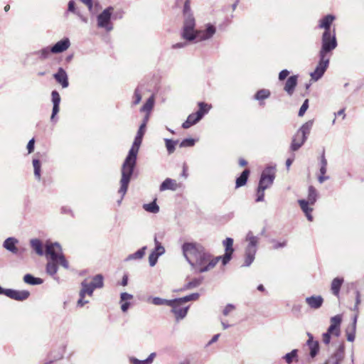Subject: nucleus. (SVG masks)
<instances>
[{"label": "nucleus", "instance_id": "f257e3e1", "mask_svg": "<svg viewBox=\"0 0 364 364\" xmlns=\"http://www.w3.org/2000/svg\"><path fill=\"white\" fill-rule=\"evenodd\" d=\"M183 254L191 266L198 272H205L214 268L221 257L212 258L205 248L197 243L186 242L182 246Z\"/></svg>", "mask_w": 364, "mask_h": 364}, {"label": "nucleus", "instance_id": "f03ea898", "mask_svg": "<svg viewBox=\"0 0 364 364\" xmlns=\"http://www.w3.org/2000/svg\"><path fill=\"white\" fill-rule=\"evenodd\" d=\"M142 138L140 136H136L133 144L129 151L122 166V178L120 180V188L119 193L122 195L121 199L118 201L120 204L121 200L127 193L131 177L133 174L134 167L136 164L137 154L142 142Z\"/></svg>", "mask_w": 364, "mask_h": 364}, {"label": "nucleus", "instance_id": "7ed1b4c3", "mask_svg": "<svg viewBox=\"0 0 364 364\" xmlns=\"http://www.w3.org/2000/svg\"><path fill=\"white\" fill-rule=\"evenodd\" d=\"M45 254L47 258L49 259L46 264V272L50 276H54L57 273L58 264L65 269L69 268L68 262L63 255L62 247L59 243L46 244Z\"/></svg>", "mask_w": 364, "mask_h": 364}, {"label": "nucleus", "instance_id": "20e7f679", "mask_svg": "<svg viewBox=\"0 0 364 364\" xmlns=\"http://www.w3.org/2000/svg\"><path fill=\"white\" fill-rule=\"evenodd\" d=\"M335 20V16L328 14L320 19L318 23L319 28H323L321 38V46L336 48L337 47V41L336 38L335 30H331V25Z\"/></svg>", "mask_w": 364, "mask_h": 364}, {"label": "nucleus", "instance_id": "39448f33", "mask_svg": "<svg viewBox=\"0 0 364 364\" xmlns=\"http://www.w3.org/2000/svg\"><path fill=\"white\" fill-rule=\"evenodd\" d=\"M333 48L321 46L319 51V62L314 72L310 75L313 80H318L324 74L328 67L330 60V53L334 50Z\"/></svg>", "mask_w": 364, "mask_h": 364}, {"label": "nucleus", "instance_id": "423d86ee", "mask_svg": "<svg viewBox=\"0 0 364 364\" xmlns=\"http://www.w3.org/2000/svg\"><path fill=\"white\" fill-rule=\"evenodd\" d=\"M195 18L193 16L184 17L183 27L181 36L187 41H192L196 38L197 31L195 30Z\"/></svg>", "mask_w": 364, "mask_h": 364}, {"label": "nucleus", "instance_id": "0eeeda50", "mask_svg": "<svg viewBox=\"0 0 364 364\" xmlns=\"http://www.w3.org/2000/svg\"><path fill=\"white\" fill-rule=\"evenodd\" d=\"M113 8L109 6L105 9L97 16V26L105 28L107 31H111L113 29L111 23V16Z\"/></svg>", "mask_w": 364, "mask_h": 364}, {"label": "nucleus", "instance_id": "6e6552de", "mask_svg": "<svg viewBox=\"0 0 364 364\" xmlns=\"http://www.w3.org/2000/svg\"><path fill=\"white\" fill-rule=\"evenodd\" d=\"M275 178V168L272 166L267 167L262 173L259 186L267 189L269 188Z\"/></svg>", "mask_w": 364, "mask_h": 364}, {"label": "nucleus", "instance_id": "1a4fd4ad", "mask_svg": "<svg viewBox=\"0 0 364 364\" xmlns=\"http://www.w3.org/2000/svg\"><path fill=\"white\" fill-rule=\"evenodd\" d=\"M173 304L170 305L172 307V312L175 314L177 321L184 318L188 313L189 306H182L183 303L178 299H172Z\"/></svg>", "mask_w": 364, "mask_h": 364}, {"label": "nucleus", "instance_id": "9d476101", "mask_svg": "<svg viewBox=\"0 0 364 364\" xmlns=\"http://www.w3.org/2000/svg\"><path fill=\"white\" fill-rule=\"evenodd\" d=\"M86 295L92 296L93 295V291L88 286L87 280L85 279L81 282V289L79 292L80 299L77 301V306L82 307L90 302L89 300L85 299Z\"/></svg>", "mask_w": 364, "mask_h": 364}, {"label": "nucleus", "instance_id": "9b49d317", "mask_svg": "<svg viewBox=\"0 0 364 364\" xmlns=\"http://www.w3.org/2000/svg\"><path fill=\"white\" fill-rule=\"evenodd\" d=\"M216 33V28L215 26L208 23L205 25V28L203 30L197 31L196 38L198 41H207L210 39Z\"/></svg>", "mask_w": 364, "mask_h": 364}, {"label": "nucleus", "instance_id": "f8f14e48", "mask_svg": "<svg viewBox=\"0 0 364 364\" xmlns=\"http://www.w3.org/2000/svg\"><path fill=\"white\" fill-rule=\"evenodd\" d=\"M344 346L339 345L335 353L325 362L324 364H341L344 358Z\"/></svg>", "mask_w": 364, "mask_h": 364}, {"label": "nucleus", "instance_id": "ddd939ff", "mask_svg": "<svg viewBox=\"0 0 364 364\" xmlns=\"http://www.w3.org/2000/svg\"><path fill=\"white\" fill-rule=\"evenodd\" d=\"M342 321V317L341 315H336L331 318V325L328 328L327 332L338 336L340 335V326Z\"/></svg>", "mask_w": 364, "mask_h": 364}, {"label": "nucleus", "instance_id": "4468645a", "mask_svg": "<svg viewBox=\"0 0 364 364\" xmlns=\"http://www.w3.org/2000/svg\"><path fill=\"white\" fill-rule=\"evenodd\" d=\"M29 295H30L29 291H26V290L18 291V290L8 289L6 292V296H8L12 299L16 300V301L26 300L28 298Z\"/></svg>", "mask_w": 364, "mask_h": 364}, {"label": "nucleus", "instance_id": "2eb2a0df", "mask_svg": "<svg viewBox=\"0 0 364 364\" xmlns=\"http://www.w3.org/2000/svg\"><path fill=\"white\" fill-rule=\"evenodd\" d=\"M246 240L248 242V244L245 247V251L256 253L259 242L258 237L255 236L252 232L250 231L246 235Z\"/></svg>", "mask_w": 364, "mask_h": 364}, {"label": "nucleus", "instance_id": "dca6fc26", "mask_svg": "<svg viewBox=\"0 0 364 364\" xmlns=\"http://www.w3.org/2000/svg\"><path fill=\"white\" fill-rule=\"evenodd\" d=\"M246 240L248 242V244L245 247V251L256 253L259 242L258 237L255 236L252 232L250 231L246 235Z\"/></svg>", "mask_w": 364, "mask_h": 364}, {"label": "nucleus", "instance_id": "f3484780", "mask_svg": "<svg viewBox=\"0 0 364 364\" xmlns=\"http://www.w3.org/2000/svg\"><path fill=\"white\" fill-rule=\"evenodd\" d=\"M53 77L63 88H67L69 86L68 74L63 68H58V72L53 75Z\"/></svg>", "mask_w": 364, "mask_h": 364}, {"label": "nucleus", "instance_id": "a211bd4d", "mask_svg": "<svg viewBox=\"0 0 364 364\" xmlns=\"http://www.w3.org/2000/svg\"><path fill=\"white\" fill-rule=\"evenodd\" d=\"M306 304L312 309H318L323 303V299L320 295H313L305 299Z\"/></svg>", "mask_w": 364, "mask_h": 364}, {"label": "nucleus", "instance_id": "6ab92c4d", "mask_svg": "<svg viewBox=\"0 0 364 364\" xmlns=\"http://www.w3.org/2000/svg\"><path fill=\"white\" fill-rule=\"evenodd\" d=\"M70 40L68 38H63L51 47L52 53H60L69 48Z\"/></svg>", "mask_w": 364, "mask_h": 364}, {"label": "nucleus", "instance_id": "aec40b11", "mask_svg": "<svg viewBox=\"0 0 364 364\" xmlns=\"http://www.w3.org/2000/svg\"><path fill=\"white\" fill-rule=\"evenodd\" d=\"M18 243V240L13 237H8L3 243V247L8 251L13 254H20L18 249L16 247V245Z\"/></svg>", "mask_w": 364, "mask_h": 364}, {"label": "nucleus", "instance_id": "412c9836", "mask_svg": "<svg viewBox=\"0 0 364 364\" xmlns=\"http://www.w3.org/2000/svg\"><path fill=\"white\" fill-rule=\"evenodd\" d=\"M51 97H52V102L53 104V111H52L50 119L53 120L55 118V116L59 112V105L60 102V96L58 91L53 90L51 92Z\"/></svg>", "mask_w": 364, "mask_h": 364}, {"label": "nucleus", "instance_id": "4be33fe9", "mask_svg": "<svg viewBox=\"0 0 364 364\" xmlns=\"http://www.w3.org/2000/svg\"><path fill=\"white\" fill-rule=\"evenodd\" d=\"M306 138L299 134L297 132L294 135L291 144V149L293 151H297L306 141Z\"/></svg>", "mask_w": 364, "mask_h": 364}, {"label": "nucleus", "instance_id": "5701e85b", "mask_svg": "<svg viewBox=\"0 0 364 364\" xmlns=\"http://www.w3.org/2000/svg\"><path fill=\"white\" fill-rule=\"evenodd\" d=\"M297 85V76H290L286 81L284 90L288 93L289 95H291L294 93V89Z\"/></svg>", "mask_w": 364, "mask_h": 364}, {"label": "nucleus", "instance_id": "b1692460", "mask_svg": "<svg viewBox=\"0 0 364 364\" xmlns=\"http://www.w3.org/2000/svg\"><path fill=\"white\" fill-rule=\"evenodd\" d=\"M201 119V115L196 113H192L188 115L187 119L183 123L182 127L183 129H188L192 125L196 124Z\"/></svg>", "mask_w": 364, "mask_h": 364}, {"label": "nucleus", "instance_id": "393cba45", "mask_svg": "<svg viewBox=\"0 0 364 364\" xmlns=\"http://www.w3.org/2000/svg\"><path fill=\"white\" fill-rule=\"evenodd\" d=\"M178 188L176 181L171 178L165 179L160 186V191H164L166 190L176 191Z\"/></svg>", "mask_w": 364, "mask_h": 364}, {"label": "nucleus", "instance_id": "a878e982", "mask_svg": "<svg viewBox=\"0 0 364 364\" xmlns=\"http://www.w3.org/2000/svg\"><path fill=\"white\" fill-rule=\"evenodd\" d=\"M356 323H357V315L355 316L352 325L348 327L346 329L347 340L350 342H353L355 340V331H356Z\"/></svg>", "mask_w": 364, "mask_h": 364}, {"label": "nucleus", "instance_id": "bb28decb", "mask_svg": "<svg viewBox=\"0 0 364 364\" xmlns=\"http://www.w3.org/2000/svg\"><path fill=\"white\" fill-rule=\"evenodd\" d=\"M343 283V279L336 277L333 279L331 284V289L332 293L336 296H338L341 287Z\"/></svg>", "mask_w": 364, "mask_h": 364}, {"label": "nucleus", "instance_id": "cd10ccee", "mask_svg": "<svg viewBox=\"0 0 364 364\" xmlns=\"http://www.w3.org/2000/svg\"><path fill=\"white\" fill-rule=\"evenodd\" d=\"M30 245L38 255L42 256L43 255V243L39 239H31Z\"/></svg>", "mask_w": 364, "mask_h": 364}, {"label": "nucleus", "instance_id": "c85d7f7f", "mask_svg": "<svg viewBox=\"0 0 364 364\" xmlns=\"http://www.w3.org/2000/svg\"><path fill=\"white\" fill-rule=\"evenodd\" d=\"M314 124L313 120H309L304 123L297 131V132L301 134L303 136L308 138L309 134L311 132Z\"/></svg>", "mask_w": 364, "mask_h": 364}, {"label": "nucleus", "instance_id": "c756f323", "mask_svg": "<svg viewBox=\"0 0 364 364\" xmlns=\"http://www.w3.org/2000/svg\"><path fill=\"white\" fill-rule=\"evenodd\" d=\"M249 175L250 171L248 169H245L242 171L241 175L236 179V188L242 187L246 184Z\"/></svg>", "mask_w": 364, "mask_h": 364}, {"label": "nucleus", "instance_id": "7c9ffc66", "mask_svg": "<svg viewBox=\"0 0 364 364\" xmlns=\"http://www.w3.org/2000/svg\"><path fill=\"white\" fill-rule=\"evenodd\" d=\"M308 336H309V339L308 341V345L310 348V355L314 358L318 351V343L316 341H313V337L310 333H308Z\"/></svg>", "mask_w": 364, "mask_h": 364}, {"label": "nucleus", "instance_id": "2f4dec72", "mask_svg": "<svg viewBox=\"0 0 364 364\" xmlns=\"http://www.w3.org/2000/svg\"><path fill=\"white\" fill-rule=\"evenodd\" d=\"M23 281L25 283L31 285H38L43 283V279L41 278L34 277L30 274H27L23 277Z\"/></svg>", "mask_w": 364, "mask_h": 364}, {"label": "nucleus", "instance_id": "473e14b6", "mask_svg": "<svg viewBox=\"0 0 364 364\" xmlns=\"http://www.w3.org/2000/svg\"><path fill=\"white\" fill-rule=\"evenodd\" d=\"M256 253L245 251V259L242 267H250L254 262Z\"/></svg>", "mask_w": 364, "mask_h": 364}, {"label": "nucleus", "instance_id": "72a5a7b5", "mask_svg": "<svg viewBox=\"0 0 364 364\" xmlns=\"http://www.w3.org/2000/svg\"><path fill=\"white\" fill-rule=\"evenodd\" d=\"M33 169H34L35 178L38 181H40L41 179V165L40 161L37 159H34L33 160Z\"/></svg>", "mask_w": 364, "mask_h": 364}, {"label": "nucleus", "instance_id": "f704fd0d", "mask_svg": "<svg viewBox=\"0 0 364 364\" xmlns=\"http://www.w3.org/2000/svg\"><path fill=\"white\" fill-rule=\"evenodd\" d=\"M146 250V246L141 247V249L137 250L136 252L129 255L127 257L126 260H132V259H141L144 256V255H145V250Z\"/></svg>", "mask_w": 364, "mask_h": 364}, {"label": "nucleus", "instance_id": "c9c22d12", "mask_svg": "<svg viewBox=\"0 0 364 364\" xmlns=\"http://www.w3.org/2000/svg\"><path fill=\"white\" fill-rule=\"evenodd\" d=\"M143 208L146 211H147L149 213H157L159 211V207L156 204L155 200H154L153 202H151L150 203L144 204Z\"/></svg>", "mask_w": 364, "mask_h": 364}, {"label": "nucleus", "instance_id": "e433bc0d", "mask_svg": "<svg viewBox=\"0 0 364 364\" xmlns=\"http://www.w3.org/2000/svg\"><path fill=\"white\" fill-rule=\"evenodd\" d=\"M154 97L151 96L146 102V103L141 108V112H145L149 114L154 107Z\"/></svg>", "mask_w": 364, "mask_h": 364}, {"label": "nucleus", "instance_id": "4c0bfd02", "mask_svg": "<svg viewBox=\"0 0 364 364\" xmlns=\"http://www.w3.org/2000/svg\"><path fill=\"white\" fill-rule=\"evenodd\" d=\"M198 107H199V110L198 112H196V113L197 114H200L201 119L205 114H207L209 112V110L211 108V105H208L203 102H200L198 103Z\"/></svg>", "mask_w": 364, "mask_h": 364}, {"label": "nucleus", "instance_id": "58836bf2", "mask_svg": "<svg viewBox=\"0 0 364 364\" xmlns=\"http://www.w3.org/2000/svg\"><path fill=\"white\" fill-rule=\"evenodd\" d=\"M51 53H52L51 48L46 47V48H43L38 50L36 53V54L39 57L40 59L45 60L46 58H49Z\"/></svg>", "mask_w": 364, "mask_h": 364}, {"label": "nucleus", "instance_id": "ea45409f", "mask_svg": "<svg viewBox=\"0 0 364 364\" xmlns=\"http://www.w3.org/2000/svg\"><path fill=\"white\" fill-rule=\"evenodd\" d=\"M152 304L156 306L166 305L170 306V305L173 304V301H172V299L168 300L160 297H154L152 299Z\"/></svg>", "mask_w": 364, "mask_h": 364}, {"label": "nucleus", "instance_id": "a19ab883", "mask_svg": "<svg viewBox=\"0 0 364 364\" xmlns=\"http://www.w3.org/2000/svg\"><path fill=\"white\" fill-rule=\"evenodd\" d=\"M316 198L317 193L316 189L313 186H310L309 188V194L306 201H308L310 203V205H314L316 201Z\"/></svg>", "mask_w": 364, "mask_h": 364}, {"label": "nucleus", "instance_id": "79ce46f5", "mask_svg": "<svg viewBox=\"0 0 364 364\" xmlns=\"http://www.w3.org/2000/svg\"><path fill=\"white\" fill-rule=\"evenodd\" d=\"M297 353L298 350L296 349L292 350L290 353H287L283 358L285 360L287 364L291 363L294 360H297Z\"/></svg>", "mask_w": 364, "mask_h": 364}, {"label": "nucleus", "instance_id": "37998d69", "mask_svg": "<svg viewBox=\"0 0 364 364\" xmlns=\"http://www.w3.org/2000/svg\"><path fill=\"white\" fill-rule=\"evenodd\" d=\"M270 96V91L269 90L262 89L257 92L255 95V99L257 100H262L268 98Z\"/></svg>", "mask_w": 364, "mask_h": 364}, {"label": "nucleus", "instance_id": "c03bdc74", "mask_svg": "<svg viewBox=\"0 0 364 364\" xmlns=\"http://www.w3.org/2000/svg\"><path fill=\"white\" fill-rule=\"evenodd\" d=\"M154 244L155 248L152 252L159 256L164 255L165 252V248L162 246L161 243L159 242L156 237H154Z\"/></svg>", "mask_w": 364, "mask_h": 364}, {"label": "nucleus", "instance_id": "a18cd8bd", "mask_svg": "<svg viewBox=\"0 0 364 364\" xmlns=\"http://www.w3.org/2000/svg\"><path fill=\"white\" fill-rule=\"evenodd\" d=\"M223 245L225 247V252L233 253L234 249L232 247L233 245V240L230 237H227L223 242Z\"/></svg>", "mask_w": 364, "mask_h": 364}, {"label": "nucleus", "instance_id": "49530a36", "mask_svg": "<svg viewBox=\"0 0 364 364\" xmlns=\"http://www.w3.org/2000/svg\"><path fill=\"white\" fill-rule=\"evenodd\" d=\"M202 278L194 279L192 281L188 282L183 287V289H191L198 287L202 283Z\"/></svg>", "mask_w": 364, "mask_h": 364}, {"label": "nucleus", "instance_id": "de8ad7c7", "mask_svg": "<svg viewBox=\"0 0 364 364\" xmlns=\"http://www.w3.org/2000/svg\"><path fill=\"white\" fill-rule=\"evenodd\" d=\"M166 143V147L167 149V151L168 154H172L175 151V146L176 144L178 143L177 141H173L171 139H165Z\"/></svg>", "mask_w": 364, "mask_h": 364}, {"label": "nucleus", "instance_id": "09e8293b", "mask_svg": "<svg viewBox=\"0 0 364 364\" xmlns=\"http://www.w3.org/2000/svg\"><path fill=\"white\" fill-rule=\"evenodd\" d=\"M199 296L200 295L198 293H193V294H191L190 295H188V296H186L181 297V298H178V299L183 304L185 302H188L190 301H196L198 299Z\"/></svg>", "mask_w": 364, "mask_h": 364}, {"label": "nucleus", "instance_id": "8fccbe9b", "mask_svg": "<svg viewBox=\"0 0 364 364\" xmlns=\"http://www.w3.org/2000/svg\"><path fill=\"white\" fill-rule=\"evenodd\" d=\"M327 171V167L320 166L319 172L320 175L318 176V181L320 183H323L325 181L329 179L328 176H326L325 174Z\"/></svg>", "mask_w": 364, "mask_h": 364}, {"label": "nucleus", "instance_id": "3c124183", "mask_svg": "<svg viewBox=\"0 0 364 364\" xmlns=\"http://www.w3.org/2000/svg\"><path fill=\"white\" fill-rule=\"evenodd\" d=\"M95 286L98 287V288H102L104 285L103 283V277L102 274H97L92 278V281Z\"/></svg>", "mask_w": 364, "mask_h": 364}, {"label": "nucleus", "instance_id": "603ef678", "mask_svg": "<svg viewBox=\"0 0 364 364\" xmlns=\"http://www.w3.org/2000/svg\"><path fill=\"white\" fill-rule=\"evenodd\" d=\"M265 190L266 189L263 188V187L258 186V188L257 190V198L255 200L256 202H262L264 200Z\"/></svg>", "mask_w": 364, "mask_h": 364}, {"label": "nucleus", "instance_id": "864d4df0", "mask_svg": "<svg viewBox=\"0 0 364 364\" xmlns=\"http://www.w3.org/2000/svg\"><path fill=\"white\" fill-rule=\"evenodd\" d=\"M299 203L304 213L313 210L311 208L309 207V205H310V203L306 200H299Z\"/></svg>", "mask_w": 364, "mask_h": 364}, {"label": "nucleus", "instance_id": "5fc2aeb1", "mask_svg": "<svg viewBox=\"0 0 364 364\" xmlns=\"http://www.w3.org/2000/svg\"><path fill=\"white\" fill-rule=\"evenodd\" d=\"M159 257V255L154 253L153 252H151L149 256V262L151 267H154L156 264Z\"/></svg>", "mask_w": 364, "mask_h": 364}, {"label": "nucleus", "instance_id": "6e6d98bb", "mask_svg": "<svg viewBox=\"0 0 364 364\" xmlns=\"http://www.w3.org/2000/svg\"><path fill=\"white\" fill-rule=\"evenodd\" d=\"M195 144V140L193 139H183L181 144V147H187V146H193Z\"/></svg>", "mask_w": 364, "mask_h": 364}, {"label": "nucleus", "instance_id": "4d7b16f0", "mask_svg": "<svg viewBox=\"0 0 364 364\" xmlns=\"http://www.w3.org/2000/svg\"><path fill=\"white\" fill-rule=\"evenodd\" d=\"M309 107V100H305V101L304 102V103L302 104L301 107H300L299 109V117H302L306 111L307 110Z\"/></svg>", "mask_w": 364, "mask_h": 364}, {"label": "nucleus", "instance_id": "13d9d810", "mask_svg": "<svg viewBox=\"0 0 364 364\" xmlns=\"http://www.w3.org/2000/svg\"><path fill=\"white\" fill-rule=\"evenodd\" d=\"M183 12L184 17H188V16H193V14L191 13L190 3L184 2Z\"/></svg>", "mask_w": 364, "mask_h": 364}, {"label": "nucleus", "instance_id": "bf43d9fd", "mask_svg": "<svg viewBox=\"0 0 364 364\" xmlns=\"http://www.w3.org/2000/svg\"><path fill=\"white\" fill-rule=\"evenodd\" d=\"M141 95L140 94L138 88H136L135 90L134 94L133 105H138L141 102Z\"/></svg>", "mask_w": 364, "mask_h": 364}, {"label": "nucleus", "instance_id": "052dcab7", "mask_svg": "<svg viewBox=\"0 0 364 364\" xmlns=\"http://www.w3.org/2000/svg\"><path fill=\"white\" fill-rule=\"evenodd\" d=\"M232 253L225 252L223 256H220L221 257L220 259H222V262H223V265L227 264L230 262V260L232 258Z\"/></svg>", "mask_w": 364, "mask_h": 364}, {"label": "nucleus", "instance_id": "680f3d73", "mask_svg": "<svg viewBox=\"0 0 364 364\" xmlns=\"http://www.w3.org/2000/svg\"><path fill=\"white\" fill-rule=\"evenodd\" d=\"M133 299V295L127 292H123L120 294V302L127 301Z\"/></svg>", "mask_w": 364, "mask_h": 364}, {"label": "nucleus", "instance_id": "e2e57ef3", "mask_svg": "<svg viewBox=\"0 0 364 364\" xmlns=\"http://www.w3.org/2000/svg\"><path fill=\"white\" fill-rule=\"evenodd\" d=\"M235 307L233 304H228L223 311V314L224 316H228L230 312L235 310Z\"/></svg>", "mask_w": 364, "mask_h": 364}, {"label": "nucleus", "instance_id": "0e129e2a", "mask_svg": "<svg viewBox=\"0 0 364 364\" xmlns=\"http://www.w3.org/2000/svg\"><path fill=\"white\" fill-rule=\"evenodd\" d=\"M272 242L274 243L273 248L274 250H277V249H279V248H283V247H284L287 245V241L286 240H283L282 242H277V241L273 240Z\"/></svg>", "mask_w": 364, "mask_h": 364}, {"label": "nucleus", "instance_id": "69168bd1", "mask_svg": "<svg viewBox=\"0 0 364 364\" xmlns=\"http://www.w3.org/2000/svg\"><path fill=\"white\" fill-rule=\"evenodd\" d=\"M129 361H130L131 364H148V363H146V359L141 360H139V359L133 358V357L129 358Z\"/></svg>", "mask_w": 364, "mask_h": 364}, {"label": "nucleus", "instance_id": "338daca9", "mask_svg": "<svg viewBox=\"0 0 364 364\" xmlns=\"http://www.w3.org/2000/svg\"><path fill=\"white\" fill-rule=\"evenodd\" d=\"M145 128H146V122H143L139 127V129L137 132L136 136H140L141 137H143V136L144 134Z\"/></svg>", "mask_w": 364, "mask_h": 364}, {"label": "nucleus", "instance_id": "774afa93", "mask_svg": "<svg viewBox=\"0 0 364 364\" xmlns=\"http://www.w3.org/2000/svg\"><path fill=\"white\" fill-rule=\"evenodd\" d=\"M289 74V72L287 70H282L279 73V80H284Z\"/></svg>", "mask_w": 364, "mask_h": 364}]
</instances>
